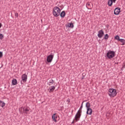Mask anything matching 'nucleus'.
Instances as JSON below:
<instances>
[{
	"mask_svg": "<svg viewBox=\"0 0 125 125\" xmlns=\"http://www.w3.org/2000/svg\"><path fill=\"white\" fill-rule=\"evenodd\" d=\"M68 27V28H74V24L72 22L71 23H68V25H66V27Z\"/></svg>",
	"mask_w": 125,
	"mask_h": 125,
	"instance_id": "14",
	"label": "nucleus"
},
{
	"mask_svg": "<svg viewBox=\"0 0 125 125\" xmlns=\"http://www.w3.org/2000/svg\"><path fill=\"white\" fill-rule=\"evenodd\" d=\"M55 115H56V113H55L52 115V119L55 123H57V120L55 119Z\"/></svg>",
	"mask_w": 125,
	"mask_h": 125,
	"instance_id": "19",
	"label": "nucleus"
},
{
	"mask_svg": "<svg viewBox=\"0 0 125 125\" xmlns=\"http://www.w3.org/2000/svg\"><path fill=\"white\" fill-rule=\"evenodd\" d=\"M17 80L16 79H13L12 80V85H16L17 84Z\"/></svg>",
	"mask_w": 125,
	"mask_h": 125,
	"instance_id": "12",
	"label": "nucleus"
},
{
	"mask_svg": "<svg viewBox=\"0 0 125 125\" xmlns=\"http://www.w3.org/2000/svg\"><path fill=\"white\" fill-rule=\"evenodd\" d=\"M119 64V62H115V64L116 65V64H117V65H118Z\"/></svg>",
	"mask_w": 125,
	"mask_h": 125,
	"instance_id": "31",
	"label": "nucleus"
},
{
	"mask_svg": "<svg viewBox=\"0 0 125 125\" xmlns=\"http://www.w3.org/2000/svg\"><path fill=\"white\" fill-rule=\"evenodd\" d=\"M61 17L62 18H64L65 16H66V13L65 12V11H62L60 14Z\"/></svg>",
	"mask_w": 125,
	"mask_h": 125,
	"instance_id": "13",
	"label": "nucleus"
},
{
	"mask_svg": "<svg viewBox=\"0 0 125 125\" xmlns=\"http://www.w3.org/2000/svg\"><path fill=\"white\" fill-rule=\"evenodd\" d=\"M2 56H3L2 52H0V58H1Z\"/></svg>",
	"mask_w": 125,
	"mask_h": 125,
	"instance_id": "26",
	"label": "nucleus"
},
{
	"mask_svg": "<svg viewBox=\"0 0 125 125\" xmlns=\"http://www.w3.org/2000/svg\"><path fill=\"white\" fill-rule=\"evenodd\" d=\"M21 80L22 81H21V84H24V83H26L27 80H28V76L26 74H23L21 75Z\"/></svg>",
	"mask_w": 125,
	"mask_h": 125,
	"instance_id": "5",
	"label": "nucleus"
},
{
	"mask_svg": "<svg viewBox=\"0 0 125 125\" xmlns=\"http://www.w3.org/2000/svg\"><path fill=\"white\" fill-rule=\"evenodd\" d=\"M57 119V115H55V119Z\"/></svg>",
	"mask_w": 125,
	"mask_h": 125,
	"instance_id": "32",
	"label": "nucleus"
},
{
	"mask_svg": "<svg viewBox=\"0 0 125 125\" xmlns=\"http://www.w3.org/2000/svg\"><path fill=\"white\" fill-rule=\"evenodd\" d=\"M123 69H124V68L122 67L121 68V71H123V70H124Z\"/></svg>",
	"mask_w": 125,
	"mask_h": 125,
	"instance_id": "33",
	"label": "nucleus"
},
{
	"mask_svg": "<svg viewBox=\"0 0 125 125\" xmlns=\"http://www.w3.org/2000/svg\"><path fill=\"white\" fill-rule=\"evenodd\" d=\"M54 56V55H49V56H48L47 57V62H48V63H51L53 59Z\"/></svg>",
	"mask_w": 125,
	"mask_h": 125,
	"instance_id": "6",
	"label": "nucleus"
},
{
	"mask_svg": "<svg viewBox=\"0 0 125 125\" xmlns=\"http://www.w3.org/2000/svg\"><path fill=\"white\" fill-rule=\"evenodd\" d=\"M116 52L111 50L108 51L106 54V56L108 59H112V58H114Z\"/></svg>",
	"mask_w": 125,
	"mask_h": 125,
	"instance_id": "2",
	"label": "nucleus"
},
{
	"mask_svg": "<svg viewBox=\"0 0 125 125\" xmlns=\"http://www.w3.org/2000/svg\"><path fill=\"white\" fill-rule=\"evenodd\" d=\"M53 15H54V16H55V17H58V16L60 15L59 14V13L56 12V10H55L54 8H53Z\"/></svg>",
	"mask_w": 125,
	"mask_h": 125,
	"instance_id": "10",
	"label": "nucleus"
},
{
	"mask_svg": "<svg viewBox=\"0 0 125 125\" xmlns=\"http://www.w3.org/2000/svg\"><path fill=\"white\" fill-rule=\"evenodd\" d=\"M86 7H87V9H91V6H90V2H88L86 4Z\"/></svg>",
	"mask_w": 125,
	"mask_h": 125,
	"instance_id": "15",
	"label": "nucleus"
},
{
	"mask_svg": "<svg viewBox=\"0 0 125 125\" xmlns=\"http://www.w3.org/2000/svg\"><path fill=\"white\" fill-rule=\"evenodd\" d=\"M0 106L2 108H3V107H4V106H5V103L2 102V101H0Z\"/></svg>",
	"mask_w": 125,
	"mask_h": 125,
	"instance_id": "16",
	"label": "nucleus"
},
{
	"mask_svg": "<svg viewBox=\"0 0 125 125\" xmlns=\"http://www.w3.org/2000/svg\"><path fill=\"white\" fill-rule=\"evenodd\" d=\"M83 79H84V76H83V77H82V80Z\"/></svg>",
	"mask_w": 125,
	"mask_h": 125,
	"instance_id": "34",
	"label": "nucleus"
},
{
	"mask_svg": "<svg viewBox=\"0 0 125 125\" xmlns=\"http://www.w3.org/2000/svg\"><path fill=\"white\" fill-rule=\"evenodd\" d=\"M109 39V35L108 34H106L104 37V40H108Z\"/></svg>",
	"mask_w": 125,
	"mask_h": 125,
	"instance_id": "22",
	"label": "nucleus"
},
{
	"mask_svg": "<svg viewBox=\"0 0 125 125\" xmlns=\"http://www.w3.org/2000/svg\"><path fill=\"white\" fill-rule=\"evenodd\" d=\"M23 111L24 114H28V112H29V111H30V110L29 109H28V108H23Z\"/></svg>",
	"mask_w": 125,
	"mask_h": 125,
	"instance_id": "21",
	"label": "nucleus"
},
{
	"mask_svg": "<svg viewBox=\"0 0 125 125\" xmlns=\"http://www.w3.org/2000/svg\"><path fill=\"white\" fill-rule=\"evenodd\" d=\"M0 40L3 39V35L2 34H0Z\"/></svg>",
	"mask_w": 125,
	"mask_h": 125,
	"instance_id": "24",
	"label": "nucleus"
},
{
	"mask_svg": "<svg viewBox=\"0 0 125 125\" xmlns=\"http://www.w3.org/2000/svg\"><path fill=\"white\" fill-rule=\"evenodd\" d=\"M113 2H114L112 0H108L107 2V4L109 6L113 5Z\"/></svg>",
	"mask_w": 125,
	"mask_h": 125,
	"instance_id": "18",
	"label": "nucleus"
},
{
	"mask_svg": "<svg viewBox=\"0 0 125 125\" xmlns=\"http://www.w3.org/2000/svg\"><path fill=\"white\" fill-rule=\"evenodd\" d=\"M115 39L118 41V42H119V41L121 40V39H120V36H119V35H116L115 37Z\"/></svg>",
	"mask_w": 125,
	"mask_h": 125,
	"instance_id": "23",
	"label": "nucleus"
},
{
	"mask_svg": "<svg viewBox=\"0 0 125 125\" xmlns=\"http://www.w3.org/2000/svg\"><path fill=\"white\" fill-rule=\"evenodd\" d=\"M111 0L114 2V3H116V1L117 0Z\"/></svg>",
	"mask_w": 125,
	"mask_h": 125,
	"instance_id": "29",
	"label": "nucleus"
},
{
	"mask_svg": "<svg viewBox=\"0 0 125 125\" xmlns=\"http://www.w3.org/2000/svg\"><path fill=\"white\" fill-rule=\"evenodd\" d=\"M121 12V8L120 7H116L114 9V14L115 15H119Z\"/></svg>",
	"mask_w": 125,
	"mask_h": 125,
	"instance_id": "7",
	"label": "nucleus"
},
{
	"mask_svg": "<svg viewBox=\"0 0 125 125\" xmlns=\"http://www.w3.org/2000/svg\"><path fill=\"white\" fill-rule=\"evenodd\" d=\"M85 101H84L83 102H82L79 110L78 111L77 114L75 115V119L76 122H78V121H80V119H81V116H82V109H83V102H85Z\"/></svg>",
	"mask_w": 125,
	"mask_h": 125,
	"instance_id": "1",
	"label": "nucleus"
},
{
	"mask_svg": "<svg viewBox=\"0 0 125 125\" xmlns=\"http://www.w3.org/2000/svg\"><path fill=\"white\" fill-rule=\"evenodd\" d=\"M108 94L110 97H115L117 95V90L115 89L110 88L108 90Z\"/></svg>",
	"mask_w": 125,
	"mask_h": 125,
	"instance_id": "3",
	"label": "nucleus"
},
{
	"mask_svg": "<svg viewBox=\"0 0 125 125\" xmlns=\"http://www.w3.org/2000/svg\"><path fill=\"white\" fill-rule=\"evenodd\" d=\"M85 106L87 109V115H92V109L90 108V103L89 102L86 103Z\"/></svg>",
	"mask_w": 125,
	"mask_h": 125,
	"instance_id": "4",
	"label": "nucleus"
},
{
	"mask_svg": "<svg viewBox=\"0 0 125 125\" xmlns=\"http://www.w3.org/2000/svg\"><path fill=\"white\" fill-rule=\"evenodd\" d=\"M103 36H104V31H103V30H101L99 31L98 34V38H99L100 39H101L103 38Z\"/></svg>",
	"mask_w": 125,
	"mask_h": 125,
	"instance_id": "8",
	"label": "nucleus"
},
{
	"mask_svg": "<svg viewBox=\"0 0 125 125\" xmlns=\"http://www.w3.org/2000/svg\"><path fill=\"white\" fill-rule=\"evenodd\" d=\"M15 16L16 17H18V13H15Z\"/></svg>",
	"mask_w": 125,
	"mask_h": 125,
	"instance_id": "27",
	"label": "nucleus"
},
{
	"mask_svg": "<svg viewBox=\"0 0 125 125\" xmlns=\"http://www.w3.org/2000/svg\"><path fill=\"white\" fill-rule=\"evenodd\" d=\"M66 102L67 103V104H69V103H70V99L69 98L67 99V100L66 101Z\"/></svg>",
	"mask_w": 125,
	"mask_h": 125,
	"instance_id": "25",
	"label": "nucleus"
},
{
	"mask_svg": "<svg viewBox=\"0 0 125 125\" xmlns=\"http://www.w3.org/2000/svg\"><path fill=\"white\" fill-rule=\"evenodd\" d=\"M89 112H90V111H89Z\"/></svg>",
	"mask_w": 125,
	"mask_h": 125,
	"instance_id": "36",
	"label": "nucleus"
},
{
	"mask_svg": "<svg viewBox=\"0 0 125 125\" xmlns=\"http://www.w3.org/2000/svg\"><path fill=\"white\" fill-rule=\"evenodd\" d=\"M55 10L60 15V13L61 12V10L59 7L56 6L54 8Z\"/></svg>",
	"mask_w": 125,
	"mask_h": 125,
	"instance_id": "11",
	"label": "nucleus"
},
{
	"mask_svg": "<svg viewBox=\"0 0 125 125\" xmlns=\"http://www.w3.org/2000/svg\"><path fill=\"white\" fill-rule=\"evenodd\" d=\"M119 42H121L122 45H125V40L124 39H120V41Z\"/></svg>",
	"mask_w": 125,
	"mask_h": 125,
	"instance_id": "17",
	"label": "nucleus"
},
{
	"mask_svg": "<svg viewBox=\"0 0 125 125\" xmlns=\"http://www.w3.org/2000/svg\"><path fill=\"white\" fill-rule=\"evenodd\" d=\"M55 90V87L54 86H51L49 87L48 90H49V93H51V92H53Z\"/></svg>",
	"mask_w": 125,
	"mask_h": 125,
	"instance_id": "9",
	"label": "nucleus"
},
{
	"mask_svg": "<svg viewBox=\"0 0 125 125\" xmlns=\"http://www.w3.org/2000/svg\"><path fill=\"white\" fill-rule=\"evenodd\" d=\"M2 26V24H1V23H0V28H1Z\"/></svg>",
	"mask_w": 125,
	"mask_h": 125,
	"instance_id": "30",
	"label": "nucleus"
},
{
	"mask_svg": "<svg viewBox=\"0 0 125 125\" xmlns=\"http://www.w3.org/2000/svg\"><path fill=\"white\" fill-rule=\"evenodd\" d=\"M122 68H125V62L123 63V65L122 66Z\"/></svg>",
	"mask_w": 125,
	"mask_h": 125,
	"instance_id": "28",
	"label": "nucleus"
},
{
	"mask_svg": "<svg viewBox=\"0 0 125 125\" xmlns=\"http://www.w3.org/2000/svg\"><path fill=\"white\" fill-rule=\"evenodd\" d=\"M53 83H54V80H53V79H50L49 80L48 85L50 86L52 85V84H53Z\"/></svg>",
	"mask_w": 125,
	"mask_h": 125,
	"instance_id": "20",
	"label": "nucleus"
},
{
	"mask_svg": "<svg viewBox=\"0 0 125 125\" xmlns=\"http://www.w3.org/2000/svg\"><path fill=\"white\" fill-rule=\"evenodd\" d=\"M74 120L73 121V122L71 123V124H74Z\"/></svg>",
	"mask_w": 125,
	"mask_h": 125,
	"instance_id": "35",
	"label": "nucleus"
}]
</instances>
